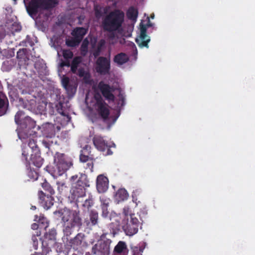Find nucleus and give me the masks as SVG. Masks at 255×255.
<instances>
[{
    "label": "nucleus",
    "mask_w": 255,
    "mask_h": 255,
    "mask_svg": "<svg viewBox=\"0 0 255 255\" xmlns=\"http://www.w3.org/2000/svg\"><path fill=\"white\" fill-rule=\"evenodd\" d=\"M124 18V12L120 9H115L103 18L102 27L104 31L110 33L108 35L109 39H113L115 37V32L121 29Z\"/></svg>",
    "instance_id": "1"
},
{
    "label": "nucleus",
    "mask_w": 255,
    "mask_h": 255,
    "mask_svg": "<svg viewBox=\"0 0 255 255\" xmlns=\"http://www.w3.org/2000/svg\"><path fill=\"white\" fill-rule=\"evenodd\" d=\"M42 187L44 190L50 194V195H46L42 191H39L38 193L39 202L41 206L45 209L48 210L54 204V198L52 196L55 194V191L50 184L45 180L42 183Z\"/></svg>",
    "instance_id": "2"
},
{
    "label": "nucleus",
    "mask_w": 255,
    "mask_h": 255,
    "mask_svg": "<svg viewBox=\"0 0 255 255\" xmlns=\"http://www.w3.org/2000/svg\"><path fill=\"white\" fill-rule=\"evenodd\" d=\"M54 162L58 176L63 175L72 165V160L65 154L56 152L54 156Z\"/></svg>",
    "instance_id": "3"
},
{
    "label": "nucleus",
    "mask_w": 255,
    "mask_h": 255,
    "mask_svg": "<svg viewBox=\"0 0 255 255\" xmlns=\"http://www.w3.org/2000/svg\"><path fill=\"white\" fill-rule=\"evenodd\" d=\"M94 99L96 101L95 108L98 115L104 122L107 123L110 119L109 106L105 102L99 93L94 95Z\"/></svg>",
    "instance_id": "4"
},
{
    "label": "nucleus",
    "mask_w": 255,
    "mask_h": 255,
    "mask_svg": "<svg viewBox=\"0 0 255 255\" xmlns=\"http://www.w3.org/2000/svg\"><path fill=\"white\" fill-rule=\"evenodd\" d=\"M93 142L95 147L99 151L103 152L105 156L110 155L113 154L111 150L112 147H116L114 143L110 144L104 139V137L101 135H95L93 138Z\"/></svg>",
    "instance_id": "5"
},
{
    "label": "nucleus",
    "mask_w": 255,
    "mask_h": 255,
    "mask_svg": "<svg viewBox=\"0 0 255 255\" xmlns=\"http://www.w3.org/2000/svg\"><path fill=\"white\" fill-rule=\"evenodd\" d=\"M139 222L134 214L130 215V220L128 219L127 224L123 229L127 236H132L136 234L138 230Z\"/></svg>",
    "instance_id": "6"
},
{
    "label": "nucleus",
    "mask_w": 255,
    "mask_h": 255,
    "mask_svg": "<svg viewBox=\"0 0 255 255\" xmlns=\"http://www.w3.org/2000/svg\"><path fill=\"white\" fill-rule=\"evenodd\" d=\"M111 69L110 59L107 57L100 56L95 63L96 72L102 75L108 74Z\"/></svg>",
    "instance_id": "7"
},
{
    "label": "nucleus",
    "mask_w": 255,
    "mask_h": 255,
    "mask_svg": "<svg viewBox=\"0 0 255 255\" xmlns=\"http://www.w3.org/2000/svg\"><path fill=\"white\" fill-rule=\"evenodd\" d=\"M111 242L108 239L95 245L92 248V253L96 255H109Z\"/></svg>",
    "instance_id": "8"
},
{
    "label": "nucleus",
    "mask_w": 255,
    "mask_h": 255,
    "mask_svg": "<svg viewBox=\"0 0 255 255\" xmlns=\"http://www.w3.org/2000/svg\"><path fill=\"white\" fill-rule=\"evenodd\" d=\"M85 235L83 233H78L74 238L70 240L69 244L75 251L81 252L87 247V243L84 240Z\"/></svg>",
    "instance_id": "9"
},
{
    "label": "nucleus",
    "mask_w": 255,
    "mask_h": 255,
    "mask_svg": "<svg viewBox=\"0 0 255 255\" xmlns=\"http://www.w3.org/2000/svg\"><path fill=\"white\" fill-rule=\"evenodd\" d=\"M146 25L142 23L140 24V36L139 39H136L135 41L140 47L148 48V43L150 39L146 35Z\"/></svg>",
    "instance_id": "10"
},
{
    "label": "nucleus",
    "mask_w": 255,
    "mask_h": 255,
    "mask_svg": "<svg viewBox=\"0 0 255 255\" xmlns=\"http://www.w3.org/2000/svg\"><path fill=\"white\" fill-rule=\"evenodd\" d=\"M98 88L106 100L111 101H115V97L112 93V88L109 84H105L103 81H101L98 84Z\"/></svg>",
    "instance_id": "11"
},
{
    "label": "nucleus",
    "mask_w": 255,
    "mask_h": 255,
    "mask_svg": "<svg viewBox=\"0 0 255 255\" xmlns=\"http://www.w3.org/2000/svg\"><path fill=\"white\" fill-rule=\"evenodd\" d=\"M26 8L29 15H36L39 9L42 10V0H31Z\"/></svg>",
    "instance_id": "12"
},
{
    "label": "nucleus",
    "mask_w": 255,
    "mask_h": 255,
    "mask_svg": "<svg viewBox=\"0 0 255 255\" xmlns=\"http://www.w3.org/2000/svg\"><path fill=\"white\" fill-rule=\"evenodd\" d=\"M81 225V219L79 216H76L72 222L64 223L63 232L66 236H69L73 231L75 226L80 227Z\"/></svg>",
    "instance_id": "13"
},
{
    "label": "nucleus",
    "mask_w": 255,
    "mask_h": 255,
    "mask_svg": "<svg viewBox=\"0 0 255 255\" xmlns=\"http://www.w3.org/2000/svg\"><path fill=\"white\" fill-rule=\"evenodd\" d=\"M90 145H85L81 150L80 154V160L82 162H86L91 160H95L94 155L92 153Z\"/></svg>",
    "instance_id": "14"
},
{
    "label": "nucleus",
    "mask_w": 255,
    "mask_h": 255,
    "mask_svg": "<svg viewBox=\"0 0 255 255\" xmlns=\"http://www.w3.org/2000/svg\"><path fill=\"white\" fill-rule=\"evenodd\" d=\"M109 180L107 177L100 175L97 178V188L99 193L105 192L108 188Z\"/></svg>",
    "instance_id": "15"
},
{
    "label": "nucleus",
    "mask_w": 255,
    "mask_h": 255,
    "mask_svg": "<svg viewBox=\"0 0 255 255\" xmlns=\"http://www.w3.org/2000/svg\"><path fill=\"white\" fill-rule=\"evenodd\" d=\"M58 213L60 214V216L64 223L72 222H73V219L76 216H79L76 212L72 213V212L68 209H64L59 211Z\"/></svg>",
    "instance_id": "16"
},
{
    "label": "nucleus",
    "mask_w": 255,
    "mask_h": 255,
    "mask_svg": "<svg viewBox=\"0 0 255 255\" xmlns=\"http://www.w3.org/2000/svg\"><path fill=\"white\" fill-rule=\"evenodd\" d=\"M70 180L72 182L76 181V184L84 185V186H90L89 181L87 175L85 174L80 173L79 175L72 176Z\"/></svg>",
    "instance_id": "17"
},
{
    "label": "nucleus",
    "mask_w": 255,
    "mask_h": 255,
    "mask_svg": "<svg viewBox=\"0 0 255 255\" xmlns=\"http://www.w3.org/2000/svg\"><path fill=\"white\" fill-rule=\"evenodd\" d=\"M62 55L65 60H61L60 63L61 67H68L70 66V59L73 57V53L69 49H63L62 50Z\"/></svg>",
    "instance_id": "18"
},
{
    "label": "nucleus",
    "mask_w": 255,
    "mask_h": 255,
    "mask_svg": "<svg viewBox=\"0 0 255 255\" xmlns=\"http://www.w3.org/2000/svg\"><path fill=\"white\" fill-rule=\"evenodd\" d=\"M30 159L32 163L38 168H40L43 164V159L40 156L39 149H36V152L31 153Z\"/></svg>",
    "instance_id": "19"
},
{
    "label": "nucleus",
    "mask_w": 255,
    "mask_h": 255,
    "mask_svg": "<svg viewBox=\"0 0 255 255\" xmlns=\"http://www.w3.org/2000/svg\"><path fill=\"white\" fill-rule=\"evenodd\" d=\"M94 11L95 17L99 19L105 14H107L108 7L104 6L100 4L95 3L94 5Z\"/></svg>",
    "instance_id": "20"
},
{
    "label": "nucleus",
    "mask_w": 255,
    "mask_h": 255,
    "mask_svg": "<svg viewBox=\"0 0 255 255\" xmlns=\"http://www.w3.org/2000/svg\"><path fill=\"white\" fill-rule=\"evenodd\" d=\"M71 198L73 200L78 202L79 198L83 197L86 195V191L85 189L79 188L75 186H73L70 190Z\"/></svg>",
    "instance_id": "21"
},
{
    "label": "nucleus",
    "mask_w": 255,
    "mask_h": 255,
    "mask_svg": "<svg viewBox=\"0 0 255 255\" xmlns=\"http://www.w3.org/2000/svg\"><path fill=\"white\" fill-rule=\"evenodd\" d=\"M88 30V28L83 27H76L74 29L71 34L72 35L78 39L81 42L84 38V36L86 34Z\"/></svg>",
    "instance_id": "22"
},
{
    "label": "nucleus",
    "mask_w": 255,
    "mask_h": 255,
    "mask_svg": "<svg viewBox=\"0 0 255 255\" xmlns=\"http://www.w3.org/2000/svg\"><path fill=\"white\" fill-rule=\"evenodd\" d=\"M128 56L123 52L117 54L114 58V62L118 65H122L128 62Z\"/></svg>",
    "instance_id": "23"
},
{
    "label": "nucleus",
    "mask_w": 255,
    "mask_h": 255,
    "mask_svg": "<svg viewBox=\"0 0 255 255\" xmlns=\"http://www.w3.org/2000/svg\"><path fill=\"white\" fill-rule=\"evenodd\" d=\"M56 230L52 229L48 233L45 234L43 240H47V242H49L50 245H54L56 243Z\"/></svg>",
    "instance_id": "24"
},
{
    "label": "nucleus",
    "mask_w": 255,
    "mask_h": 255,
    "mask_svg": "<svg viewBox=\"0 0 255 255\" xmlns=\"http://www.w3.org/2000/svg\"><path fill=\"white\" fill-rule=\"evenodd\" d=\"M101 208L102 210V216L103 218H107L109 212L108 211V207L109 206V200L107 199H101Z\"/></svg>",
    "instance_id": "25"
},
{
    "label": "nucleus",
    "mask_w": 255,
    "mask_h": 255,
    "mask_svg": "<svg viewBox=\"0 0 255 255\" xmlns=\"http://www.w3.org/2000/svg\"><path fill=\"white\" fill-rule=\"evenodd\" d=\"M42 10H48L55 7L59 2L58 0H42Z\"/></svg>",
    "instance_id": "26"
},
{
    "label": "nucleus",
    "mask_w": 255,
    "mask_h": 255,
    "mask_svg": "<svg viewBox=\"0 0 255 255\" xmlns=\"http://www.w3.org/2000/svg\"><path fill=\"white\" fill-rule=\"evenodd\" d=\"M82 58L80 56H76L73 59L70 66L71 67V71L73 73H76L78 67L79 65L82 62Z\"/></svg>",
    "instance_id": "27"
},
{
    "label": "nucleus",
    "mask_w": 255,
    "mask_h": 255,
    "mask_svg": "<svg viewBox=\"0 0 255 255\" xmlns=\"http://www.w3.org/2000/svg\"><path fill=\"white\" fill-rule=\"evenodd\" d=\"M128 18L131 20H136L138 16V10L133 6H130L127 12Z\"/></svg>",
    "instance_id": "28"
},
{
    "label": "nucleus",
    "mask_w": 255,
    "mask_h": 255,
    "mask_svg": "<svg viewBox=\"0 0 255 255\" xmlns=\"http://www.w3.org/2000/svg\"><path fill=\"white\" fill-rule=\"evenodd\" d=\"M116 197L119 201H124L128 199V194L125 189L120 188L117 191Z\"/></svg>",
    "instance_id": "29"
},
{
    "label": "nucleus",
    "mask_w": 255,
    "mask_h": 255,
    "mask_svg": "<svg viewBox=\"0 0 255 255\" xmlns=\"http://www.w3.org/2000/svg\"><path fill=\"white\" fill-rule=\"evenodd\" d=\"M8 103V100L5 97L0 96V116H2L5 113Z\"/></svg>",
    "instance_id": "30"
},
{
    "label": "nucleus",
    "mask_w": 255,
    "mask_h": 255,
    "mask_svg": "<svg viewBox=\"0 0 255 255\" xmlns=\"http://www.w3.org/2000/svg\"><path fill=\"white\" fill-rule=\"evenodd\" d=\"M54 245H50L49 242H47V240H43L42 241V253L41 255H47L51 252V247Z\"/></svg>",
    "instance_id": "31"
},
{
    "label": "nucleus",
    "mask_w": 255,
    "mask_h": 255,
    "mask_svg": "<svg viewBox=\"0 0 255 255\" xmlns=\"http://www.w3.org/2000/svg\"><path fill=\"white\" fill-rule=\"evenodd\" d=\"M25 128L28 129L33 128L35 126V122L33 121L30 117H26L23 121L22 124Z\"/></svg>",
    "instance_id": "32"
},
{
    "label": "nucleus",
    "mask_w": 255,
    "mask_h": 255,
    "mask_svg": "<svg viewBox=\"0 0 255 255\" xmlns=\"http://www.w3.org/2000/svg\"><path fill=\"white\" fill-rule=\"evenodd\" d=\"M127 246L125 242L120 241L115 246L114 252L117 254H122L127 250Z\"/></svg>",
    "instance_id": "33"
},
{
    "label": "nucleus",
    "mask_w": 255,
    "mask_h": 255,
    "mask_svg": "<svg viewBox=\"0 0 255 255\" xmlns=\"http://www.w3.org/2000/svg\"><path fill=\"white\" fill-rule=\"evenodd\" d=\"M45 128V133H47L48 135H47V136L52 137L53 136H54L55 134V127L54 125L47 123L45 125V127H44Z\"/></svg>",
    "instance_id": "34"
},
{
    "label": "nucleus",
    "mask_w": 255,
    "mask_h": 255,
    "mask_svg": "<svg viewBox=\"0 0 255 255\" xmlns=\"http://www.w3.org/2000/svg\"><path fill=\"white\" fill-rule=\"evenodd\" d=\"M38 222L39 226V228L40 229H44L45 230H46V228L48 227L49 222L47 218L43 216H39Z\"/></svg>",
    "instance_id": "35"
},
{
    "label": "nucleus",
    "mask_w": 255,
    "mask_h": 255,
    "mask_svg": "<svg viewBox=\"0 0 255 255\" xmlns=\"http://www.w3.org/2000/svg\"><path fill=\"white\" fill-rule=\"evenodd\" d=\"M99 218L98 213L95 210H92L90 213V220L92 226L98 223Z\"/></svg>",
    "instance_id": "36"
},
{
    "label": "nucleus",
    "mask_w": 255,
    "mask_h": 255,
    "mask_svg": "<svg viewBox=\"0 0 255 255\" xmlns=\"http://www.w3.org/2000/svg\"><path fill=\"white\" fill-rule=\"evenodd\" d=\"M62 84L63 87L67 91L72 90V86L69 84V78L68 77L64 76L62 79Z\"/></svg>",
    "instance_id": "37"
},
{
    "label": "nucleus",
    "mask_w": 255,
    "mask_h": 255,
    "mask_svg": "<svg viewBox=\"0 0 255 255\" xmlns=\"http://www.w3.org/2000/svg\"><path fill=\"white\" fill-rule=\"evenodd\" d=\"M94 205V201L92 196H89L88 199H87L84 201L82 205L83 208L85 209L89 210L90 208L92 207Z\"/></svg>",
    "instance_id": "38"
},
{
    "label": "nucleus",
    "mask_w": 255,
    "mask_h": 255,
    "mask_svg": "<svg viewBox=\"0 0 255 255\" xmlns=\"http://www.w3.org/2000/svg\"><path fill=\"white\" fill-rule=\"evenodd\" d=\"M81 41H80L78 39L74 37L73 38L71 39H67L66 41V44L67 46L70 47H75L76 46L78 45Z\"/></svg>",
    "instance_id": "39"
},
{
    "label": "nucleus",
    "mask_w": 255,
    "mask_h": 255,
    "mask_svg": "<svg viewBox=\"0 0 255 255\" xmlns=\"http://www.w3.org/2000/svg\"><path fill=\"white\" fill-rule=\"evenodd\" d=\"M28 145L31 149L32 153L36 152V149H39L36 140L33 138H30L29 139Z\"/></svg>",
    "instance_id": "40"
},
{
    "label": "nucleus",
    "mask_w": 255,
    "mask_h": 255,
    "mask_svg": "<svg viewBox=\"0 0 255 255\" xmlns=\"http://www.w3.org/2000/svg\"><path fill=\"white\" fill-rule=\"evenodd\" d=\"M89 42L87 38H85L83 40L81 46V50L82 53L84 55L88 51V47Z\"/></svg>",
    "instance_id": "41"
},
{
    "label": "nucleus",
    "mask_w": 255,
    "mask_h": 255,
    "mask_svg": "<svg viewBox=\"0 0 255 255\" xmlns=\"http://www.w3.org/2000/svg\"><path fill=\"white\" fill-rule=\"evenodd\" d=\"M58 186L57 189L59 192H62L64 189L67 188L66 182L64 180H58L56 181Z\"/></svg>",
    "instance_id": "42"
},
{
    "label": "nucleus",
    "mask_w": 255,
    "mask_h": 255,
    "mask_svg": "<svg viewBox=\"0 0 255 255\" xmlns=\"http://www.w3.org/2000/svg\"><path fill=\"white\" fill-rule=\"evenodd\" d=\"M140 193V191L138 189L134 190L132 193V201L134 202L136 205H137L138 203H140V201H138L137 198V197L139 195Z\"/></svg>",
    "instance_id": "43"
},
{
    "label": "nucleus",
    "mask_w": 255,
    "mask_h": 255,
    "mask_svg": "<svg viewBox=\"0 0 255 255\" xmlns=\"http://www.w3.org/2000/svg\"><path fill=\"white\" fill-rule=\"evenodd\" d=\"M23 115V112L22 111H19L16 113L14 117V120L16 124L20 125L22 124L20 118Z\"/></svg>",
    "instance_id": "44"
},
{
    "label": "nucleus",
    "mask_w": 255,
    "mask_h": 255,
    "mask_svg": "<svg viewBox=\"0 0 255 255\" xmlns=\"http://www.w3.org/2000/svg\"><path fill=\"white\" fill-rule=\"evenodd\" d=\"M143 250L141 247H134L132 248L133 255H142Z\"/></svg>",
    "instance_id": "45"
},
{
    "label": "nucleus",
    "mask_w": 255,
    "mask_h": 255,
    "mask_svg": "<svg viewBox=\"0 0 255 255\" xmlns=\"http://www.w3.org/2000/svg\"><path fill=\"white\" fill-rule=\"evenodd\" d=\"M25 49H19L17 52V58L20 59H24L25 57Z\"/></svg>",
    "instance_id": "46"
},
{
    "label": "nucleus",
    "mask_w": 255,
    "mask_h": 255,
    "mask_svg": "<svg viewBox=\"0 0 255 255\" xmlns=\"http://www.w3.org/2000/svg\"><path fill=\"white\" fill-rule=\"evenodd\" d=\"M106 41L104 39H102L100 40V41L98 43L97 48L102 50L103 48L104 47Z\"/></svg>",
    "instance_id": "47"
},
{
    "label": "nucleus",
    "mask_w": 255,
    "mask_h": 255,
    "mask_svg": "<svg viewBox=\"0 0 255 255\" xmlns=\"http://www.w3.org/2000/svg\"><path fill=\"white\" fill-rule=\"evenodd\" d=\"M55 246L57 252L61 253L63 252L62 244L61 243H57L54 245Z\"/></svg>",
    "instance_id": "48"
},
{
    "label": "nucleus",
    "mask_w": 255,
    "mask_h": 255,
    "mask_svg": "<svg viewBox=\"0 0 255 255\" xmlns=\"http://www.w3.org/2000/svg\"><path fill=\"white\" fill-rule=\"evenodd\" d=\"M28 175H29V176H31L33 180L37 179L38 177V175L37 173L35 171H29V173H28Z\"/></svg>",
    "instance_id": "49"
},
{
    "label": "nucleus",
    "mask_w": 255,
    "mask_h": 255,
    "mask_svg": "<svg viewBox=\"0 0 255 255\" xmlns=\"http://www.w3.org/2000/svg\"><path fill=\"white\" fill-rule=\"evenodd\" d=\"M83 77L85 83L90 84L91 83L90 76L88 73H86Z\"/></svg>",
    "instance_id": "50"
},
{
    "label": "nucleus",
    "mask_w": 255,
    "mask_h": 255,
    "mask_svg": "<svg viewBox=\"0 0 255 255\" xmlns=\"http://www.w3.org/2000/svg\"><path fill=\"white\" fill-rule=\"evenodd\" d=\"M94 160H91L89 159L88 161V163L87 164V167H86V169L89 168L91 171L93 170V166H94V163L93 161Z\"/></svg>",
    "instance_id": "51"
},
{
    "label": "nucleus",
    "mask_w": 255,
    "mask_h": 255,
    "mask_svg": "<svg viewBox=\"0 0 255 255\" xmlns=\"http://www.w3.org/2000/svg\"><path fill=\"white\" fill-rule=\"evenodd\" d=\"M86 73L83 68H80L78 70L77 74L80 77H83Z\"/></svg>",
    "instance_id": "52"
},
{
    "label": "nucleus",
    "mask_w": 255,
    "mask_h": 255,
    "mask_svg": "<svg viewBox=\"0 0 255 255\" xmlns=\"http://www.w3.org/2000/svg\"><path fill=\"white\" fill-rule=\"evenodd\" d=\"M32 240L33 242V246H34V249L36 250L37 249L38 245V241L35 236H33L32 238Z\"/></svg>",
    "instance_id": "53"
},
{
    "label": "nucleus",
    "mask_w": 255,
    "mask_h": 255,
    "mask_svg": "<svg viewBox=\"0 0 255 255\" xmlns=\"http://www.w3.org/2000/svg\"><path fill=\"white\" fill-rule=\"evenodd\" d=\"M101 51H102V50H101L98 49H97H97H96V50L94 51V53H93L94 56L95 57H96L100 55V53H101Z\"/></svg>",
    "instance_id": "54"
},
{
    "label": "nucleus",
    "mask_w": 255,
    "mask_h": 255,
    "mask_svg": "<svg viewBox=\"0 0 255 255\" xmlns=\"http://www.w3.org/2000/svg\"><path fill=\"white\" fill-rule=\"evenodd\" d=\"M73 186H75V187H78L79 188L85 189V190L86 189V188L88 187V186H84V185H81L80 184H76V183H75V184L74 185H73Z\"/></svg>",
    "instance_id": "55"
},
{
    "label": "nucleus",
    "mask_w": 255,
    "mask_h": 255,
    "mask_svg": "<svg viewBox=\"0 0 255 255\" xmlns=\"http://www.w3.org/2000/svg\"><path fill=\"white\" fill-rule=\"evenodd\" d=\"M120 101H121V106H123L125 105V98L122 95H119Z\"/></svg>",
    "instance_id": "56"
},
{
    "label": "nucleus",
    "mask_w": 255,
    "mask_h": 255,
    "mask_svg": "<svg viewBox=\"0 0 255 255\" xmlns=\"http://www.w3.org/2000/svg\"><path fill=\"white\" fill-rule=\"evenodd\" d=\"M25 149H24L23 150L22 155L25 157V160L27 161L28 160L27 158H28V153L26 151Z\"/></svg>",
    "instance_id": "57"
},
{
    "label": "nucleus",
    "mask_w": 255,
    "mask_h": 255,
    "mask_svg": "<svg viewBox=\"0 0 255 255\" xmlns=\"http://www.w3.org/2000/svg\"><path fill=\"white\" fill-rule=\"evenodd\" d=\"M38 228H39L38 224L33 223L31 225V228L33 230H37Z\"/></svg>",
    "instance_id": "58"
},
{
    "label": "nucleus",
    "mask_w": 255,
    "mask_h": 255,
    "mask_svg": "<svg viewBox=\"0 0 255 255\" xmlns=\"http://www.w3.org/2000/svg\"><path fill=\"white\" fill-rule=\"evenodd\" d=\"M146 27H150L152 26V24L150 23L149 21L148 22V23L146 25Z\"/></svg>",
    "instance_id": "59"
},
{
    "label": "nucleus",
    "mask_w": 255,
    "mask_h": 255,
    "mask_svg": "<svg viewBox=\"0 0 255 255\" xmlns=\"http://www.w3.org/2000/svg\"><path fill=\"white\" fill-rule=\"evenodd\" d=\"M31 255H38L37 253H35L34 254H31Z\"/></svg>",
    "instance_id": "60"
},
{
    "label": "nucleus",
    "mask_w": 255,
    "mask_h": 255,
    "mask_svg": "<svg viewBox=\"0 0 255 255\" xmlns=\"http://www.w3.org/2000/svg\"><path fill=\"white\" fill-rule=\"evenodd\" d=\"M117 118H118V117L114 118V122H115L117 120Z\"/></svg>",
    "instance_id": "61"
},
{
    "label": "nucleus",
    "mask_w": 255,
    "mask_h": 255,
    "mask_svg": "<svg viewBox=\"0 0 255 255\" xmlns=\"http://www.w3.org/2000/svg\"><path fill=\"white\" fill-rule=\"evenodd\" d=\"M124 213H125V214L126 215V209H125V208H124Z\"/></svg>",
    "instance_id": "62"
},
{
    "label": "nucleus",
    "mask_w": 255,
    "mask_h": 255,
    "mask_svg": "<svg viewBox=\"0 0 255 255\" xmlns=\"http://www.w3.org/2000/svg\"><path fill=\"white\" fill-rule=\"evenodd\" d=\"M37 218H38V216L37 215L35 216V219H37Z\"/></svg>",
    "instance_id": "63"
},
{
    "label": "nucleus",
    "mask_w": 255,
    "mask_h": 255,
    "mask_svg": "<svg viewBox=\"0 0 255 255\" xmlns=\"http://www.w3.org/2000/svg\"><path fill=\"white\" fill-rule=\"evenodd\" d=\"M65 179H66V178H67V174L65 175Z\"/></svg>",
    "instance_id": "64"
}]
</instances>
